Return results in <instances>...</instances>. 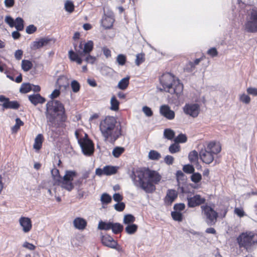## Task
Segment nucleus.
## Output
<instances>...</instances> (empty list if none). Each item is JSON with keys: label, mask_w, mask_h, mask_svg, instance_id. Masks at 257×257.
Here are the masks:
<instances>
[{"label": "nucleus", "mask_w": 257, "mask_h": 257, "mask_svg": "<svg viewBox=\"0 0 257 257\" xmlns=\"http://www.w3.org/2000/svg\"><path fill=\"white\" fill-rule=\"evenodd\" d=\"M130 177L135 186L146 193L153 192L155 190L154 184H158L162 178L157 171L146 168L133 171Z\"/></svg>", "instance_id": "nucleus-1"}, {"label": "nucleus", "mask_w": 257, "mask_h": 257, "mask_svg": "<svg viewBox=\"0 0 257 257\" xmlns=\"http://www.w3.org/2000/svg\"><path fill=\"white\" fill-rule=\"evenodd\" d=\"M59 89H55L50 94L52 99L48 101L46 105L45 115L47 122L53 127H61L64 125V106L59 101L54 100L60 94Z\"/></svg>", "instance_id": "nucleus-2"}, {"label": "nucleus", "mask_w": 257, "mask_h": 257, "mask_svg": "<svg viewBox=\"0 0 257 257\" xmlns=\"http://www.w3.org/2000/svg\"><path fill=\"white\" fill-rule=\"evenodd\" d=\"M116 123L113 116H107L100 122L99 129L105 141L113 143L121 135V128L116 126Z\"/></svg>", "instance_id": "nucleus-3"}, {"label": "nucleus", "mask_w": 257, "mask_h": 257, "mask_svg": "<svg viewBox=\"0 0 257 257\" xmlns=\"http://www.w3.org/2000/svg\"><path fill=\"white\" fill-rule=\"evenodd\" d=\"M160 81L163 89L166 92L178 96L183 91V85L178 79H175L174 76L169 73L162 75L160 78Z\"/></svg>", "instance_id": "nucleus-4"}, {"label": "nucleus", "mask_w": 257, "mask_h": 257, "mask_svg": "<svg viewBox=\"0 0 257 257\" xmlns=\"http://www.w3.org/2000/svg\"><path fill=\"white\" fill-rule=\"evenodd\" d=\"M221 151V147L219 144L211 142L206 148L201 149L199 156L201 160L206 164H210L214 160V155Z\"/></svg>", "instance_id": "nucleus-5"}, {"label": "nucleus", "mask_w": 257, "mask_h": 257, "mask_svg": "<svg viewBox=\"0 0 257 257\" xmlns=\"http://www.w3.org/2000/svg\"><path fill=\"white\" fill-rule=\"evenodd\" d=\"M83 134L84 136H82V132L77 130L75 132V136L83 154L89 156L94 152V145L92 142L88 139V135L85 133Z\"/></svg>", "instance_id": "nucleus-6"}, {"label": "nucleus", "mask_w": 257, "mask_h": 257, "mask_svg": "<svg viewBox=\"0 0 257 257\" xmlns=\"http://www.w3.org/2000/svg\"><path fill=\"white\" fill-rule=\"evenodd\" d=\"M237 240L240 247L249 251L251 246L257 243V234L252 232L242 233L237 238Z\"/></svg>", "instance_id": "nucleus-7"}, {"label": "nucleus", "mask_w": 257, "mask_h": 257, "mask_svg": "<svg viewBox=\"0 0 257 257\" xmlns=\"http://www.w3.org/2000/svg\"><path fill=\"white\" fill-rule=\"evenodd\" d=\"M244 29L249 33L257 32V8H253L248 11Z\"/></svg>", "instance_id": "nucleus-8"}, {"label": "nucleus", "mask_w": 257, "mask_h": 257, "mask_svg": "<svg viewBox=\"0 0 257 257\" xmlns=\"http://www.w3.org/2000/svg\"><path fill=\"white\" fill-rule=\"evenodd\" d=\"M202 215L206 223L210 226L215 224L218 216V213L208 205L201 206Z\"/></svg>", "instance_id": "nucleus-9"}, {"label": "nucleus", "mask_w": 257, "mask_h": 257, "mask_svg": "<svg viewBox=\"0 0 257 257\" xmlns=\"http://www.w3.org/2000/svg\"><path fill=\"white\" fill-rule=\"evenodd\" d=\"M183 110L186 115L195 118L200 113V106L196 103H187L183 106Z\"/></svg>", "instance_id": "nucleus-10"}, {"label": "nucleus", "mask_w": 257, "mask_h": 257, "mask_svg": "<svg viewBox=\"0 0 257 257\" xmlns=\"http://www.w3.org/2000/svg\"><path fill=\"white\" fill-rule=\"evenodd\" d=\"M93 48V42L90 40L87 42L82 44L80 43L78 46H75V51L81 57H84L86 55L90 54Z\"/></svg>", "instance_id": "nucleus-11"}, {"label": "nucleus", "mask_w": 257, "mask_h": 257, "mask_svg": "<svg viewBox=\"0 0 257 257\" xmlns=\"http://www.w3.org/2000/svg\"><path fill=\"white\" fill-rule=\"evenodd\" d=\"M51 175L53 178L54 185L60 186L62 188H64V176L62 177L60 175L58 169L54 168L51 171Z\"/></svg>", "instance_id": "nucleus-12"}, {"label": "nucleus", "mask_w": 257, "mask_h": 257, "mask_svg": "<svg viewBox=\"0 0 257 257\" xmlns=\"http://www.w3.org/2000/svg\"><path fill=\"white\" fill-rule=\"evenodd\" d=\"M160 114L169 120H172L174 118L175 114L173 110L170 109V107L167 105H162L160 108Z\"/></svg>", "instance_id": "nucleus-13"}, {"label": "nucleus", "mask_w": 257, "mask_h": 257, "mask_svg": "<svg viewBox=\"0 0 257 257\" xmlns=\"http://www.w3.org/2000/svg\"><path fill=\"white\" fill-rule=\"evenodd\" d=\"M187 200L189 207H194L204 203L205 199L201 197L200 195H196L192 197L187 198Z\"/></svg>", "instance_id": "nucleus-14"}, {"label": "nucleus", "mask_w": 257, "mask_h": 257, "mask_svg": "<svg viewBox=\"0 0 257 257\" xmlns=\"http://www.w3.org/2000/svg\"><path fill=\"white\" fill-rule=\"evenodd\" d=\"M50 41L51 39L48 38H41L38 41L33 42L31 44V48L32 49L36 50L44 46H47L49 44Z\"/></svg>", "instance_id": "nucleus-15"}, {"label": "nucleus", "mask_w": 257, "mask_h": 257, "mask_svg": "<svg viewBox=\"0 0 257 257\" xmlns=\"http://www.w3.org/2000/svg\"><path fill=\"white\" fill-rule=\"evenodd\" d=\"M20 224L23 227V230L27 233L30 231L32 228V221L31 219L28 217H21L19 220Z\"/></svg>", "instance_id": "nucleus-16"}, {"label": "nucleus", "mask_w": 257, "mask_h": 257, "mask_svg": "<svg viewBox=\"0 0 257 257\" xmlns=\"http://www.w3.org/2000/svg\"><path fill=\"white\" fill-rule=\"evenodd\" d=\"M29 101L35 106L38 104H43L46 101V99L39 93L33 94L28 96Z\"/></svg>", "instance_id": "nucleus-17"}, {"label": "nucleus", "mask_w": 257, "mask_h": 257, "mask_svg": "<svg viewBox=\"0 0 257 257\" xmlns=\"http://www.w3.org/2000/svg\"><path fill=\"white\" fill-rule=\"evenodd\" d=\"M178 194L176 190H168L165 198V203L167 205H171L177 197Z\"/></svg>", "instance_id": "nucleus-18"}, {"label": "nucleus", "mask_w": 257, "mask_h": 257, "mask_svg": "<svg viewBox=\"0 0 257 257\" xmlns=\"http://www.w3.org/2000/svg\"><path fill=\"white\" fill-rule=\"evenodd\" d=\"M101 242L103 245L110 248H115L117 243L112 237L108 235L102 236L101 237Z\"/></svg>", "instance_id": "nucleus-19"}, {"label": "nucleus", "mask_w": 257, "mask_h": 257, "mask_svg": "<svg viewBox=\"0 0 257 257\" xmlns=\"http://www.w3.org/2000/svg\"><path fill=\"white\" fill-rule=\"evenodd\" d=\"M73 225L76 229L82 230L85 228L87 221L83 218L77 217L73 220Z\"/></svg>", "instance_id": "nucleus-20"}, {"label": "nucleus", "mask_w": 257, "mask_h": 257, "mask_svg": "<svg viewBox=\"0 0 257 257\" xmlns=\"http://www.w3.org/2000/svg\"><path fill=\"white\" fill-rule=\"evenodd\" d=\"M2 106L3 107V110L4 111L5 109H18L20 107V104L17 101H11L9 98L7 101L3 103Z\"/></svg>", "instance_id": "nucleus-21"}, {"label": "nucleus", "mask_w": 257, "mask_h": 257, "mask_svg": "<svg viewBox=\"0 0 257 257\" xmlns=\"http://www.w3.org/2000/svg\"><path fill=\"white\" fill-rule=\"evenodd\" d=\"M114 19L109 16H104L101 20V25L105 29H110L112 27Z\"/></svg>", "instance_id": "nucleus-22"}, {"label": "nucleus", "mask_w": 257, "mask_h": 257, "mask_svg": "<svg viewBox=\"0 0 257 257\" xmlns=\"http://www.w3.org/2000/svg\"><path fill=\"white\" fill-rule=\"evenodd\" d=\"M68 56L71 61L76 62L78 64H81L82 62V59L81 58L82 57L76 51L75 52L72 50L69 51Z\"/></svg>", "instance_id": "nucleus-23"}, {"label": "nucleus", "mask_w": 257, "mask_h": 257, "mask_svg": "<svg viewBox=\"0 0 257 257\" xmlns=\"http://www.w3.org/2000/svg\"><path fill=\"white\" fill-rule=\"evenodd\" d=\"M44 141V137L42 134H38L35 139V142L33 145V148L36 150L39 151L40 150L42 146V143Z\"/></svg>", "instance_id": "nucleus-24"}, {"label": "nucleus", "mask_w": 257, "mask_h": 257, "mask_svg": "<svg viewBox=\"0 0 257 257\" xmlns=\"http://www.w3.org/2000/svg\"><path fill=\"white\" fill-rule=\"evenodd\" d=\"M117 170V167L111 166H105L103 167V170L104 171V175H111L116 173Z\"/></svg>", "instance_id": "nucleus-25"}, {"label": "nucleus", "mask_w": 257, "mask_h": 257, "mask_svg": "<svg viewBox=\"0 0 257 257\" xmlns=\"http://www.w3.org/2000/svg\"><path fill=\"white\" fill-rule=\"evenodd\" d=\"M112 222L100 221L98 225V229L100 230H108L111 229Z\"/></svg>", "instance_id": "nucleus-26"}, {"label": "nucleus", "mask_w": 257, "mask_h": 257, "mask_svg": "<svg viewBox=\"0 0 257 257\" xmlns=\"http://www.w3.org/2000/svg\"><path fill=\"white\" fill-rule=\"evenodd\" d=\"M129 80H130L129 76L124 77V78H122V79H121L118 83V85H117L118 87L121 90L125 89L128 85Z\"/></svg>", "instance_id": "nucleus-27"}, {"label": "nucleus", "mask_w": 257, "mask_h": 257, "mask_svg": "<svg viewBox=\"0 0 257 257\" xmlns=\"http://www.w3.org/2000/svg\"><path fill=\"white\" fill-rule=\"evenodd\" d=\"M175 135V132L171 128H166L164 131V137L169 140H172L174 138Z\"/></svg>", "instance_id": "nucleus-28"}, {"label": "nucleus", "mask_w": 257, "mask_h": 257, "mask_svg": "<svg viewBox=\"0 0 257 257\" xmlns=\"http://www.w3.org/2000/svg\"><path fill=\"white\" fill-rule=\"evenodd\" d=\"M32 89V85L30 83H24L22 84L20 92L22 93H27Z\"/></svg>", "instance_id": "nucleus-29"}, {"label": "nucleus", "mask_w": 257, "mask_h": 257, "mask_svg": "<svg viewBox=\"0 0 257 257\" xmlns=\"http://www.w3.org/2000/svg\"><path fill=\"white\" fill-rule=\"evenodd\" d=\"M24 20L20 17L16 19L14 27L18 31H22L24 29Z\"/></svg>", "instance_id": "nucleus-30"}, {"label": "nucleus", "mask_w": 257, "mask_h": 257, "mask_svg": "<svg viewBox=\"0 0 257 257\" xmlns=\"http://www.w3.org/2000/svg\"><path fill=\"white\" fill-rule=\"evenodd\" d=\"M33 67V64L28 60H23L22 61V69L26 72L29 71Z\"/></svg>", "instance_id": "nucleus-31"}, {"label": "nucleus", "mask_w": 257, "mask_h": 257, "mask_svg": "<svg viewBox=\"0 0 257 257\" xmlns=\"http://www.w3.org/2000/svg\"><path fill=\"white\" fill-rule=\"evenodd\" d=\"M138 225L135 224H130L127 225L125 228L126 232L128 234H134L137 230Z\"/></svg>", "instance_id": "nucleus-32"}, {"label": "nucleus", "mask_w": 257, "mask_h": 257, "mask_svg": "<svg viewBox=\"0 0 257 257\" xmlns=\"http://www.w3.org/2000/svg\"><path fill=\"white\" fill-rule=\"evenodd\" d=\"M77 176V173L74 171H65V184L66 181H72L74 177Z\"/></svg>", "instance_id": "nucleus-33"}, {"label": "nucleus", "mask_w": 257, "mask_h": 257, "mask_svg": "<svg viewBox=\"0 0 257 257\" xmlns=\"http://www.w3.org/2000/svg\"><path fill=\"white\" fill-rule=\"evenodd\" d=\"M111 230L114 234H117L123 230V225L119 223H112Z\"/></svg>", "instance_id": "nucleus-34"}, {"label": "nucleus", "mask_w": 257, "mask_h": 257, "mask_svg": "<svg viewBox=\"0 0 257 257\" xmlns=\"http://www.w3.org/2000/svg\"><path fill=\"white\" fill-rule=\"evenodd\" d=\"M119 102L114 96H113L110 99V109L114 111H116L119 108Z\"/></svg>", "instance_id": "nucleus-35"}, {"label": "nucleus", "mask_w": 257, "mask_h": 257, "mask_svg": "<svg viewBox=\"0 0 257 257\" xmlns=\"http://www.w3.org/2000/svg\"><path fill=\"white\" fill-rule=\"evenodd\" d=\"M74 9L75 6L73 2L70 0H67L65 1V11L71 14L74 12Z\"/></svg>", "instance_id": "nucleus-36"}, {"label": "nucleus", "mask_w": 257, "mask_h": 257, "mask_svg": "<svg viewBox=\"0 0 257 257\" xmlns=\"http://www.w3.org/2000/svg\"><path fill=\"white\" fill-rule=\"evenodd\" d=\"M148 157L152 160H158L161 157V154L156 151L151 150L149 153Z\"/></svg>", "instance_id": "nucleus-37"}, {"label": "nucleus", "mask_w": 257, "mask_h": 257, "mask_svg": "<svg viewBox=\"0 0 257 257\" xmlns=\"http://www.w3.org/2000/svg\"><path fill=\"white\" fill-rule=\"evenodd\" d=\"M188 158L192 163H195L197 162L198 160V154L197 152L195 150L191 151L188 155Z\"/></svg>", "instance_id": "nucleus-38"}, {"label": "nucleus", "mask_w": 257, "mask_h": 257, "mask_svg": "<svg viewBox=\"0 0 257 257\" xmlns=\"http://www.w3.org/2000/svg\"><path fill=\"white\" fill-rule=\"evenodd\" d=\"M201 58H198L195 59V60L193 62H189L186 67V70L187 71H192L195 69V66L196 65H198L199 62L201 61Z\"/></svg>", "instance_id": "nucleus-39"}, {"label": "nucleus", "mask_w": 257, "mask_h": 257, "mask_svg": "<svg viewBox=\"0 0 257 257\" xmlns=\"http://www.w3.org/2000/svg\"><path fill=\"white\" fill-rule=\"evenodd\" d=\"M111 197L106 193H103L100 197V201L102 204H107L111 202Z\"/></svg>", "instance_id": "nucleus-40"}, {"label": "nucleus", "mask_w": 257, "mask_h": 257, "mask_svg": "<svg viewBox=\"0 0 257 257\" xmlns=\"http://www.w3.org/2000/svg\"><path fill=\"white\" fill-rule=\"evenodd\" d=\"M135 221V217L132 214H127L124 216L123 222L125 224H133Z\"/></svg>", "instance_id": "nucleus-41"}, {"label": "nucleus", "mask_w": 257, "mask_h": 257, "mask_svg": "<svg viewBox=\"0 0 257 257\" xmlns=\"http://www.w3.org/2000/svg\"><path fill=\"white\" fill-rule=\"evenodd\" d=\"M180 150V146L177 143H174L169 147V151L171 154L179 152Z\"/></svg>", "instance_id": "nucleus-42"}, {"label": "nucleus", "mask_w": 257, "mask_h": 257, "mask_svg": "<svg viewBox=\"0 0 257 257\" xmlns=\"http://www.w3.org/2000/svg\"><path fill=\"white\" fill-rule=\"evenodd\" d=\"M187 138L185 134H180L174 139V142L179 143H184L187 141Z\"/></svg>", "instance_id": "nucleus-43"}, {"label": "nucleus", "mask_w": 257, "mask_h": 257, "mask_svg": "<svg viewBox=\"0 0 257 257\" xmlns=\"http://www.w3.org/2000/svg\"><path fill=\"white\" fill-rule=\"evenodd\" d=\"M124 149L122 147H116L112 151V155L115 158H118L124 152Z\"/></svg>", "instance_id": "nucleus-44"}, {"label": "nucleus", "mask_w": 257, "mask_h": 257, "mask_svg": "<svg viewBox=\"0 0 257 257\" xmlns=\"http://www.w3.org/2000/svg\"><path fill=\"white\" fill-rule=\"evenodd\" d=\"M145 55L143 53L138 54L136 55V59L135 60V63L137 66H140L141 64L145 61Z\"/></svg>", "instance_id": "nucleus-45"}, {"label": "nucleus", "mask_w": 257, "mask_h": 257, "mask_svg": "<svg viewBox=\"0 0 257 257\" xmlns=\"http://www.w3.org/2000/svg\"><path fill=\"white\" fill-rule=\"evenodd\" d=\"M239 100L245 104H249L250 102V97L245 93L241 94L239 97Z\"/></svg>", "instance_id": "nucleus-46"}, {"label": "nucleus", "mask_w": 257, "mask_h": 257, "mask_svg": "<svg viewBox=\"0 0 257 257\" xmlns=\"http://www.w3.org/2000/svg\"><path fill=\"white\" fill-rule=\"evenodd\" d=\"M71 87L72 89V91L76 93L78 92L80 90V84L76 80H73L71 83Z\"/></svg>", "instance_id": "nucleus-47"}, {"label": "nucleus", "mask_w": 257, "mask_h": 257, "mask_svg": "<svg viewBox=\"0 0 257 257\" xmlns=\"http://www.w3.org/2000/svg\"><path fill=\"white\" fill-rule=\"evenodd\" d=\"M171 215L174 220L181 221L182 220V214L178 211H173L171 213Z\"/></svg>", "instance_id": "nucleus-48"}, {"label": "nucleus", "mask_w": 257, "mask_h": 257, "mask_svg": "<svg viewBox=\"0 0 257 257\" xmlns=\"http://www.w3.org/2000/svg\"><path fill=\"white\" fill-rule=\"evenodd\" d=\"M202 179L201 175L199 173H193L191 177L192 182L194 183H198Z\"/></svg>", "instance_id": "nucleus-49"}, {"label": "nucleus", "mask_w": 257, "mask_h": 257, "mask_svg": "<svg viewBox=\"0 0 257 257\" xmlns=\"http://www.w3.org/2000/svg\"><path fill=\"white\" fill-rule=\"evenodd\" d=\"M125 205L123 202H117L114 205V209L119 212L122 211L125 208Z\"/></svg>", "instance_id": "nucleus-50"}, {"label": "nucleus", "mask_w": 257, "mask_h": 257, "mask_svg": "<svg viewBox=\"0 0 257 257\" xmlns=\"http://www.w3.org/2000/svg\"><path fill=\"white\" fill-rule=\"evenodd\" d=\"M84 57H85L84 60L87 63L93 64L96 60V57L90 55V54L86 55Z\"/></svg>", "instance_id": "nucleus-51"}, {"label": "nucleus", "mask_w": 257, "mask_h": 257, "mask_svg": "<svg viewBox=\"0 0 257 257\" xmlns=\"http://www.w3.org/2000/svg\"><path fill=\"white\" fill-rule=\"evenodd\" d=\"M116 61L119 65L122 66L126 62V57L123 54H119L117 56Z\"/></svg>", "instance_id": "nucleus-52"}, {"label": "nucleus", "mask_w": 257, "mask_h": 257, "mask_svg": "<svg viewBox=\"0 0 257 257\" xmlns=\"http://www.w3.org/2000/svg\"><path fill=\"white\" fill-rule=\"evenodd\" d=\"M5 22L8 24L10 27H14L15 24V21L13 18L10 16H7L5 18Z\"/></svg>", "instance_id": "nucleus-53"}, {"label": "nucleus", "mask_w": 257, "mask_h": 257, "mask_svg": "<svg viewBox=\"0 0 257 257\" xmlns=\"http://www.w3.org/2000/svg\"><path fill=\"white\" fill-rule=\"evenodd\" d=\"M234 213L239 217H242L245 215V212H244L242 208L236 207L234 210Z\"/></svg>", "instance_id": "nucleus-54"}, {"label": "nucleus", "mask_w": 257, "mask_h": 257, "mask_svg": "<svg viewBox=\"0 0 257 257\" xmlns=\"http://www.w3.org/2000/svg\"><path fill=\"white\" fill-rule=\"evenodd\" d=\"M183 170L184 172L187 173H192L194 171V168L193 166L191 165H186L184 166L183 168Z\"/></svg>", "instance_id": "nucleus-55"}, {"label": "nucleus", "mask_w": 257, "mask_h": 257, "mask_svg": "<svg viewBox=\"0 0 257 257\" xmlns=\"http://www.w3.org/2000/svg\"><path fill=\"white\" fill-rule=\"evenodd\" d=\"M37 31V28L34 25H30L28 26L26 29V32L27 34H32Z\"/></svg>", "instance_id": "nucleus-56"}, {"label": "nucleus", "mask_w": 257, "mask_h": 257, "mask_svg": "<svg viewBox=\"0 0 257 257\" xmlns=\"http://www.w3.org/2000/svg\"><path fill=\"white\" fill-rule=\"evenodd\" d=\"M142 110L147 116L150 117L153 115L151 109L147 106H144Z\"/></svg>", "instance_id": "nucleus-57"}, {"label": "nucleus", "mask_w": 257, "mask_h": 257, "mask_svg": "<svg viewBox=\"0 0 257 257\" xmlns=\"http://www.w3.org/2000/svg\"><path fill=\"white\" fill-rule=\"evenodd\" d=\"M185 205L183 203L176 204L174 206V209L176 211L180 212L185 208Z\"/></svg>", "instance_id": "nucleus-58"}, {"label": "nucleus", "mask_w": 257, "mask_h": 257, "mask_svg": "<svg viewBox=\"0 0 257 257\" xmlns=\"http://www.w3.org/2000/svg\"><path fill=\"white\" fill-rule=\"evenodd\" d=\"M174 160V159L172 156L167 155L165 157L164 161L167 164L170 165L173 163Z\"/></svg>", "instance_id": "nucleus-59"}, {"label": "nucleus", "mask_w": 257, "mask_h": 257, "mask_svg": "<svg viewBox=\"0 0 257 257\" xmlns=\"http://www.w3.org/2000/svg\"><path fill=\"white\" fill-rule=\"evenodd\" d=\"M246 91L249 94L257 96V88H256L249 87L247 88Z\"/></svg>", "instance_id": "nucleus-60"}, {"label": "nucleus", "mask_w": 257, "mask_h": 257, "mask_svg": "<svg viewBox=\"0 0 257 257\" xmlns=\"http://www.w3.org/2000/svg\"><path fill=\"white\" fill-rule=\"evenodd\" d=\"M207 54L212 57H215L217 55L218 52L216 48H211L207 51Z\"/></svg>", "instance_id": "nucleus-61"}, {"label": "nucleus", "mask_w": 257, "mask_h": 257, "mask_svg": "<svg viewBox=\"0 0 257 257\" xmlns=\"http://www.w3.org/2000/svg\"><path fill=\"white\" fill-rule=\"evenodd\" d=\"M113 200L117 202H121L123 199V197L119 193H115L113 195Z\"/></svg>", "instance_id": "nucleus-62"}, {"label": "nucleus", "mask_w": 257, "mask_h": 257, "mask_svg": "<svg viewBox=\"0 0 257 257\" xmlns=\"http://www.w3.org/2000/svg\"><path fill=\"white\" fill-rule=\"evenodd\" d=\"M23 52L22 50H18L15 53V57L17 60H20L22 59Z\"/></svg>", "instance_id": "nucleus-63"}, {"label": "nucleus", "mask_w": 257, "mask_h": 257, "mask_svg": "<svg viewBox=\"0 0 257 257\" xmlns=\"http://www.w3.org/2000/svg\"><path fill=\"white\" fill-rule=\"evenodd\" d=\"M185 175L184 173L180 170L177 171L176 172V178L177 180H183L184 179Z\"/></svg>", "instance_id": "nucleus-64"}]
</instances>
